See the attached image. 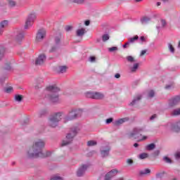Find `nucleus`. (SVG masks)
<instances>
[{"instance_id": "nucleus-5", "label": "nucleus", "mask_w": 180, "mask_h": 180, "mask_svg": "<svg viewBox=\"0 0 180 180\" xmlns=\"http://www.w3.org/2000/svg\"><path fill=\"white\" fill-rule=\"evenodd\" d=\"M83 110L81 109L79 110H72L68 115L65 117L66 122H70V120H74L81 117L82 116Z\"/></svg>"}, {"instance_id": "nucleus-45", "label": "nucleus", "mask_w": 180, "mask_h": 180, "mask_svg": "<svg viewBox=\"0 0 180 180\" xmlns=\"http://www.w3.org/2000/svg\"><path fill=\"white\" fill-rule=\"evenodd\" d=\"M51 180H63V177L60 176H53L51 178Z\"/></svg>"}, {"instance_id": "nucleus-23", "label": "nucleus", "mask_w": 180, "mask_h": 180, "mask_svg": "<svg viewBox=\"0 0 180 180\" xmlns=\"http://www.w3.org/2000/svg\"><path fill=\"white\" fill-rule=\"evenodd\" d=\"M151 174V169H145L139 172V175L143 176L144 175H150Z\"/></svg>"}, {"instance_id": "nucleus-54", "label": "nucleus", "mask_w": 180, "mask_h": 180, "mask_svg": "<svg viewBox=\"0 0 180 180\" xmlns=\"http://www.w3.org/2000/svg\"><path fill=\"white\" fill-rule=\"evenodd\" d=\"M158 155H160V150H157L153 153V156L158 157Z\"/></svg>"}, {"instance_id": "nucleus-12", "label": "nucleus", "mask_w": 180, "mask_h": 180, "mask_svg": "<svg viewBox=\"0 0 180 180\" xmlns=\"http://www.w3.org/2000/svg\"><path fill=\"white\" fill-rule=\"evenodd\" d=\"M89 165H82L79 167L77 172V176L78 177L84 176L85 175V172H86V169H88Z\"/></svg>"}, {"instance_id": "nucleus-7", "label": "nucleus", "mask_w": 180, "mask_h": 180, "mask_svg": "<svg viewBox=\"0 0 180 180\" xmlns=\"http://www.w3.org/2000/svg\"><path fill=\"white\" fill-rule=\"evenodd\" d=\"M144 131V128L141 127H136L134 128L133 131L127 134L128 139H134V140H136V139H139V134L140 133H143Z\"/></svg>"}, {"instance_id": "nucleus-28", "label": "nucleus", "mask_w": 180, "mask_h": 180, "mask_svg": "<svg viewBox=\"0 0 180 180\" xmlns=\"http://www.w3.org/2000/svg\"><path fill=\"white\" fill-rule=\"evenodd\" d=\"M155 148V143H150L146 146V150L148 151H153Z\"/></svg>"}, {"instance_id": "nucleus-62", "label": "nucleus", "mask_w": 180, "mask_h": 180, "mask_svg": "<svg viewBox=\"0 0 180 180\" xmlns=\"http://www.w3.org/2000/svg\"><path fill=\"white\" fill-rule=\"evenodd\" d=\"M143 140H147V136H143V139H139L138 141H143Z\"/></svg>"}, {"instance_id": "nucleus-64", "label": "nucleus", "mask_w": 180, "mask_h": 180, "mask_svg": "<svg viewBox=\"0 0 180 180\" xmlns=\"http://www.w3.org/2000/svg\"><path fill=\"white\" fill-rule=\"evenodd\" d=\"M139 143H135L134 144V147H135V148H137V147H139Z\"/></svg>"}, {"instance_id": "nucleus-25", "label": "nucleus", "mask_w": 180, "mask_h": 180, "mask_svg": "<svg viewBox=\"0 0 180 180\" xmlns=\"http://www.w3.org/2000/svg\"><path fill=\"white\" fill-rule=\"evenodd\" d=\"M71 4H76V5H84L85 0H70Z\"/></svg>"}, {"instance_id": "nucleus-53", "label": "nucleus", "mask_w": 180, "mask_h": 180, "mask_svg": "<svg viewBox=\"0 0 180 180\" xmlns=\"http://www.w3.org/2000/svg\"><path fill=\"white\" fill-rule=\"evenodd\" d=\"M96 58L95 56H90L89 57V61L91 63H94V61H96Z\"/></svg>"}, {"instance_id": "nucleus-16", "label": "nucleus", "mask_w": 180, "mask_h": 180, "mask_svg": "<svg viewBox=\"0 0 180 180\" xmlns=\"http://www.w3.org/2000/svg\"><path fill=\"white\" fill-rule=\"evenodd\" d=\"M8 26H9V21L7 20L0 22V36L2 34V33H4V30H5Z\"/></svg>"}, {"instance_id": "nucleus-9", "label": "nucleus", "mask_w": 180, "mask_h": 180, "mask_svg": "<svg viewBox=\"0 0 180 180\" xmlns=\"http://www.w3.org/2000/svg\"><path fill=\"white\" fill-rule=\"evenodd\" d=\"M44 37H46V30L39 29L37 32L35 41L40 43V41L44 40Z\"/></svg>"}, {"instance_id": "nucleus-27", "label": "nucleus", "mask_w": 180, "mask_h": 180, "mask_svg": "<svg viewBox=\"0 0 180 180\" xmlns=\"http://www.w3.org/2000/svg\"><path fill=\"white\" fill-rule=\"evenodd\" d=\"M68 69V67L63 65L59 67V71L58 72L60 74H64V72H67V70Z\"/></svg>"}, {"instance_id": "nucleus-37", "label": "nucleus", "mask_w": 180, "mask_h": 180, "mask_svg": "<svg viewBox=\"0 0 180 180\" xmlns=\"http://www.w3.org/2000/svg\"><path fill=\"white\" fill-rule=\"evenodd\" d=\"M140 160H146V158H148V153H143L139 155Z\"/></svg>"}, {"instance_id": "nucleus-20", "label": "nucleus", "mask_w": 180, "mask_h": 180, "mask_svg": "<svg viewBox=\"0 0 180 180\" xmlns=\"http://www.w3.org/2000/svg\"><path fill=\"white\" fill-rule=\"evenodd\" d=\"M63 38V34L61 32H58L57 36L55 37L54 41L55 44L57 46H59V44H61V39Z\"/></svg>"}, {"instance_id": "nucleus-29", "label": "nucleus", "mask_w": 180, "mask_h": 180, "mask_svg": "<svg viewBox=\"0 0 180 180\" xmlns=\"http://www.w3.org/2000/svg\"><path fill=\"white\" fill-rule=\"evenodd\" d=\"M59 45H53L50 50H49V53H56V51H57L58 50V46Z\"/></svg>"}, {"instance_id": "nucleus-47", "label": "nucleus", "mask_w": 180, "mask_h": 180, "mask_svg": "<svg viewBox=\"0 0 180 180\" xmlns=\"http://www.w3.org/2000/svg\"><path fill=\"white\" fill-rule=\"evenodd\" d=\"M108 51H110V53H113V51H117V46H112L111 48H109Z\"/></svg>"}, {"instance_id": "nucleus-32", "label": "nucleus", "mask_w": 180, "mask_h": 180, "mask_svg": "<svg viewBox=\"0 0 180 180\" xmlns=\"http://www.w3.org/2000/svg\"><path fill=\"white\" fill-rule=\"evenodd\" d=\"M5 56V48L0 46V61H1L2 58Z\"/></svg>"}, {"instance_id": "nucleus-49", "label": "nucleus", "mask_w": 180, "mask_h": 180, "mask_svg": "<svg viewBox=\"0 0 180 180\" xmlns=\"http://www.w3.org/2000/svg\"><path fill=\"white\" fill-rule=\"evenodd\" d=\"M169 49L171 53H175V48H174L172 44H169Z\"/></svg>"}, {"instance_id": "nucleus-58", "label": "nucleus", "mask_w": 180, "mask_h": 180, "mask_svg": "<svg viewBox=\"0 0 180 180\" xmlns=\"http://www.w3.org/2000/svg\"><path fill=\"white\" fill-rule=\"evenodd\" d=\"M175 158H176V160L180 159V152H178L177 153H176Z\"/></svg>"}, {"instance_id": "nucleus-50", "label": "nucleus", "mask_w": 180, "mask_h": 180, "mask_svg": "<svg viewBox=\"0 0 180 180\" xmlns=\"http://www.w3.org/2000/svg\"><path fill=\"white\" fill-rule=\"evenodd\" d=\"M112 122H113V118L110 117V118H108L105 121V123L107 124H110V123H112Z\"/></svg>"}, {"instance_id": "nucleus-21", "label": "nucleus", "mask_w": 180, "mask_h": 180, "mask_svg": "<svg viewBox=\"0 0 180 180\" xmlns=\"http://www.w3.org/2000/svg\"><path fill=\"white\" fill-rule=\"evenodd\" d=\"M43 79L39 78L37 79V84L34 86L35 89H40L43 86Z\"/></svg>"}, {"instance_id": "nucleus-33", "label": "nucleus", "mask_w": 180, "mask_h": 180, "mask_svg": "<svg viewBox=\"0 0 180 180\" xmlns=\"http://www.w3.org/2000/svg\"><path fill=\"white\" fill-rule=\"evenodd\" d=\"M165 175V172L157 173L155 177L157 179H162Z\"/></svg>"}, {"instance_id": "nucleus-59", "label": "nucleus", "mask_w": 180, "mask_h": 180, "mask_svg": "<svg viewBox=\"0 0 180 180\" xmlns=\"http://www.w3.org/2000/svg\"><path fill=\"white\" fill-rule=\"evenodd\" d=\"M146 53H147V50H143L141 51L140 56H143L144 54H146Z\"/></svg>"}, {"instance_id": "nucleus-26", "label": "nucleus", "mask_w": 180, "mask_h": 180, "mask_svg": "<svg viewBox=\"0 0 180 180\" xmlns=\"http://www.w3.org/2000/svg\"><path fill=\"white\" fill-rule=\"evenodd\" d=\"M4 70L6 71H12V65H11V63H6L4 65Z\"/></svg>"}, {"instance_id": "nucleus-51", "label": "nucleus", "mask_w": 180, "mask_h": 180, "mask_svg": "<svg viewBox=\"0 0 180 180\" xmlns=\"http://www.w3.org/2000/svg\"><path fill=\"white\" fill-rule=\"evenodd\" d=\"M129 46H130V43H129V41H127V42L122 46V47H123V49H127V48H129Z\"/></svg>"}, {"instance_id": "nucleus-13", "label": "nucleus", "mask_w": 180, "mask_h": 180, "mask_svg": "<svg viewBox=\"0 0 180 180\" xmlns=\"http://www.w3.org/2000/svg\"><path fill=\"white\" fill-rule=\"evenodd\" d=\"M167 129L172 131H179L180 130V122L176 124L168 123L167 124Z\"/></svg>"}, {"instance_id": "nucleus-42", "label": "nucleus", "mask_w": 180, "mask_h": 180, "mask_svg": "<svg viewBox=\"0 0 180 180\" xmlns=\"http://www.w3.org/2000/svg\"><path fill=\"white\" fill-rule=\"evenodd\" d=\"M109 39H110V37L108 34H103L102 36V41H108V40H109Z\"/></svg>"}, {"instance_id": "nucleus-48", "label": "nucleus", "mask_w": 180, "mask_h": 180, "mask_svg": "<svg viewBox=\"0 0 180 180\" xmlns=\"http://www.w3.org/2000/svg\"><path fill=\"white\" fill-rule=\"evenodd\" d=\"M65 32H71V30H72V26H71V25H66L65 27Z\"/></svg>"}, {"instance_id": "nucleus-17", "label": "nucleus", "mask_w": 180, "mask_h": 180, "mask_svg": "<svg viewBox=\"0 0 180 180\" xmlns=\"http://www.w3.org/2000/svg\"><path fill=\"white\" fill-rule=\"evenodd\" d=\"M24 38L25 34L23 33V32H20L15 35V40L16 43L20 44V43H22V40H23Z\"/></svg>"}, {"instance_id": "nucleus-52", "label": "nucleus", "mask_w": 180, "mask_h": 180, "mask_svg": "<svg viewBox=\"0 0 180 180\" xmlns=\"http://www.w3.org/2000/svg\"><path fill=\"white\" fill-rule=\"evenodd\" d=\"M172 88H174V84H167L165 86V89H172Z\"/></svg>"}, {"instance_id": "nucleus-24", "label": "nucleus", "mask_w": 180, "mask_h": 180, "mask_svg": "<svg viewBox=\"0 0 180 180\" xmlns=\"http://www.w3.org/2000/svg\"><path fill=\"white\" fill-rule=\"evenodd\" d=\"M8 6L11 9L15 8V6H16V2L15 0H8Z\"/></svg>"}, {"instance_id": "nucleus-18", "label": "nucleus", "mask_w": 180, "mask_h": 180, "mask_svg": "<svg viewBox=\"0 0 180 180\" xmlns=\"http://www.w3.org/2000/svg\"><path fill=\"white\" fill-rule=\"evenodd\" d=\"M143 98V96L141 94H139L136 96H135L133 99V101L129 103V106H134L137 103V102H140Z\"/></svg>"}, {"instance_id": "nucleus-15", "label": "nucleus", "mask_w": 180, "mask_h": 180, "mask_svg": "<svg viewBox=\"0 0 180 180\" xmlns=\"http://www.w3.org/2000/svg\"><path fill=\"white\" fill-rule=\"evenodd\" d=\"M117 172H119L116 169L110 170L105 174V180H110L113 176H116V175H117Z\"/></svg>"}, {"instance_id": "nucleus-36", "label": "nucleus", "mask_w": 180, "mask_h": 180, "mask_svg": "<svg viewBox=\"0 0 180 180\" xmlns=\"http://www.w3.org/2000/svg\"><path fill=\"white\" fill-rule=\"evenodd\" d=\"M138 69H139V63H134L133 67L131 68V72H136V71H137Z\"/></svg>"}, {"instance_id": "nucleus-31", "label": "nucleus", "mask_w": 180, "mask_h": 180, "mask_svg": "<svg viewBox=\"0 0 180 180\" xmlns=\"http://www.w3.org/2000/svg\"><path fill=\"white\" fill-rule=\"evenodd\" d=\"M15 101L16 102H22V101H23V96L20 94H16L15 96Z\"/></svg>"}, {"instance_id": "nucleus-41", "label": "nucleus", "mask_w": 180, "mask_h": 180, "mask_svg": "<svg viewBox=\"0 0 180 180\" xmlns=\"http://www.w3.org/2000/svg\"><path fill=\"white\" fill-rule=\"evenodd\" d=\"M96 144H97V142L95 141H89L87 142L88 147H92L94 146H96Z\"/></svg>"}, {"instance_id": "nucleus-60", "label": "nucleus", "mask_w": 180, "mask_h": 180, "mask_svg": "<svg viewBox=\"0 0 180 180\" xmlns=\"http://www.w3.org/2000/svg\"><path fill=\"white\" fill-rule=\"evenodd\" d=\"M140 40L143 43V42L146 41V37H144V36H142L140 37Z\"/></svg>"}, {"instance_id": "nucleus-43", "label": "nucleus", "mask_w": 180, "mask_h": 180, "mask_svg": "<svg viewBox=\"0 0 180 180\" xmlns=\"http://www.w3.org/2000/svg\"><path fill=\"white\" fill-rule=\"evenodd\" d=\"M163 161H165V162H167V164H171V162H172V160L167 156H165L163 158Z\"/></svg>"}, {"instance_id": "nucleus-30", "label": "nucleus", "mask_w": 180, "mask_h": 180, "mask_svg": "<svg viewBox=\"0 0 180 180\" xmlns=\"http://www.w3.org/2000/svg\"><path fill=\"white\" fill-rule=\"evenodd\" d=\"M172 116H179L180 115V108H176L173 110L171 113Z\"/></svg>"}, {"instance_id": "nucleus-46", "label": "nucleus", "mask_w": 180, "mask_h": 180, "mask_svg": "<svg viewBox=\"0 0 180 180\" xmlns=\"http://www.w3.org/2000/svg\"><path fill=\"white\" fill-rule=\"evenodd\" d=\"M160 22L162 25V27H165V26H167V20H165V19H161Z\"/></svg>"}, {"instance_id": "nucleus-19", "label": "nucleus", "mask_w": 180, "mask_h": 180, "mask_svg": "<svg viewBox=\"0 0 180 180\" xmlns=\"http://www.w3.org/2000/svg\"><path fill=\"white\" fill-rule=\"evenodd\" d=\"M125 122H129V117L121 118L120 120H115L113 124L115 126H120V124H123Z\"/></svg>"}, {"instance_id": "nucleus-40", "label": "nucleus", "mask_w": 180, "mask_h": 180, "mask_svg": "<svg viewBox=\"0 0 180 180\" xmlns=\"http://www.w3.org/2000/svg\"><path fill=\"white\" fill-rule=\"evenodd\" d=\"M136 40H139V37L137 35L134 36V37L129 38L128 41H129L131 44V43H134Z\"/></svg>"}, {"instance_id": "nucleus-63", "label": "nucleus", "mask_w": 180, "mask_h": 180, "mask_svg": "<svg viewBox=\"0 0 180 180\" xmlns=\"http://www.w3.org/2000/svg\"><path fill=\"white\" fill-rule=\"evenodd\" d=\"M5 79H6V77H1V78H0V82H4V81H5Z\"/></svg>"}, {"instance_id": "nucleus-61", "label": "nucleus", "mask_w": 180, "mask_h": 180, "mask_svg": "<svg viewBox=\"0 0 180 180\" xmlns=\"http://www.w3.org/2000/svg\"><path fill=\"white\" fill-rule=\"evenodd\" d=\"M115 78H117V79H119V78H120V73H117L115 75Z\"/></svg>"}, {"instance_id": "nucleus-14", "label": "nucleus", "mask_w": 180, "mask_h": 180, "mask_svg": "<svg viewBox=\"0 0 180 180\" xmlns=\"http://www.w3.org/2000/svg\"><path fill=\"white\" fill-rule=\"evenodd\" d=\"M180 103V95L174 96L173 98L170 99L169 101V106L173 108V106H176L178 103Z\"/></svg>"}, {"instance_id": "nucleus-35", "label": "nucleus", "mask_w": 180, "mask_h": 180, "mask_svg": "<svg viewBox=\"0 0 180 180\" xmlns=\"http://www.w3.org/2000/svg\"><path fill=\"white\" fill-rule=\"evenodd\" d=\"M154 96H155V91H154V90H150L148 92V97L151 98H154Z\"/></svg>"}, {"instance_id": "nucleus-8", "label": "nucleus", "mask_w": 180, "mask_h": 180, "mask_svg": "<svg viewBox=\"0 0 180 180\" xmlns=\"http://www.w3.org/2000/svg\"><path fill=\"white\" fill-rule=\"evenodd\" d=\"M37 18V15H36V13H30L25 22V29H29V27H30L33 25Z\"/></svg>"}, {"instance_id": "nucleus-1", "label": "nucleus", "mask_w": 180, "mask_h": 180, "mask_svg": "<svg viewBox=\"0 0 180 180\" xmlns=\"http://www.w3.org/2000/svg\"><path fill=\"white\" fill-rule=\"evenodd\" d=\"M44 146H46V141L43 139L36 141L27 152L28 158H47L51 157V151L43 152Z\"/></svg>"}, {"instance_id": "nucleus-4", "label": "nucleus", "mask_w": 180, "mask_h": 180, "mask_svg": "<svg viewBox=\"0 0 180 180\" xmlns=\"http://www.w3.org/2000/svg\"><path fill=\"white\" fill-rule=\"evenodd\" d=\"M63 112H56L49 117V124L51 127H57L58 126V122L61 120Z\"/></svg>"}, {"instance_id": "nucleus-57", "label": "nucleus", "mask_w": 180, "mask_h": 180, "mask_svg": "<svg viewBox=\"0 0 180 180\" xmlns=\"http://www.w3.org/2000/svg\"><path fill=\"white\" fill-rule=\"evenodd\" d=\"M154 119H157V114H155L150 117V120H154Z\"/></svg>"}, {"instance_id": "nucleus-3", "label": "nucleus", "mask_w": 180, "mask_h": 180, "mask_svg": "<svg viewBox=\"0 0 180 180\" xmlns=\"http://www.w3.org/2000/svg\"><path fill=\"white\" fill-rule=\"evenodd\" d=\"M47 91L50 92L48 94V98L53 103H60V98L58 92H60V88L56 85L49 86L46 88Z\"/></svg>"}, {"instance_id": "nucleus-44", "label": "nucleus", "mask_w": 180, "mask_h": 180, "mask_svg": "<svg viewBox=\"0 0 180 180\" xmlns=\"http://www.w3.org/2000/svg\"><path fill=\"white\" fill-rule=\"evenodd\" d=\"M127 60L129 63H134V58H133V56H129L127 57Z\"/></svg>"}, {"instance_id": "nucleus-10", "label": "nucleus", "mask_w": 180, "mask_h": 180, "mask_svg": "<svg viewBox=\"0 0 180 180\" xmlns=\"http://www.w3.org/2000/svg\"><path fill=\"white\" fill-rule=\"evenodd\" d=\"M47 60V56L45 53H40L38 57L35 59L34 64L35 65H43Z\"/></svg>"}, {"instance_id": "nucleus-55", "label": "nucleus", "mask_w": 180, "mask_h": 180, "mask_svg": "<svg viewBox=\"0 0 180 180\" xmlns=\"http://www.w3.org/2000/svg\"><path fill=\"white\" fill-rule=\"evenodd\" d=\"M127 164H128L129 165H131L133 164V160L127 159Z\"/></svg>"}, {"instance_id": "nucleus-22", "label": "nucleus", "mask_w": 180, "mask_h": 180, "mask_svg": "<svg viewBox=\"0 0 180 180\" xmlns=\"http://www.w3.org/2000/svg\"><path fill=\"white\" fill-rule=\"evenodd\" d=\"M84 34H85V29L84 28L78 29L76 31V36L77 37H82L84 36Z\"/></svg>"}, {"instance_id": "nucleus-2", "label": "nucleus", "mask_w": 180, "mask_h": 180, "mask_svg": "<svg viewBox=\"0 0 180 180\" xmlns=\"http://www.w3.org/2000/svg\"><path fill=\"white\" fill-rule=\"evenodd\" d=\"M78 129L77 127H73L70 129L69 132L66 134L65 139L62 141L60 144V147H65V146H70V144H72V141H74V139L78 134Z\"/></svg>"}, {"instance_id": "nucleus-34", "label": "nucleus", "mask_w": 180, "mask_h": 180, "mask_svg": "<svg viewBox=\"0 0 180 180\" xmlns=\"http://www.w3.org/2000/svg\"><path fill=\"white\" fill-rule=\"evenodd\" d=\"M150 20H151V18L149 17H143L142 19H141V22L142 24L148 23Z\"/></svg>"}, {"instance_id": "nucleus-38", "label": "nucleus", "mask_w": 180, "mask_h": 180, "mask_svg": "<svg viewBox=\"0 0 180 180\" xmlns=\"http://www.w3.org/2000/svg\"><path fill=\"white\" fill-rule=\"evenodd\" d=\"M4 92H6V94H11V92H13V87L8 86L7 88H5Z\"/></svg>"}, {"instance_id": "nucleus-6", "label": "nucleus", "mask_w": 180, "mask_h": 180, "mask_svg": "<svg viewBox=\"0 0 180 180\" xmlns=\"http://www.w3.org/2000/svg\"><path fill=\"white\" fill-rule=\"evenodd\" d=\"M86 98H91V99L101 101L105 98V94L98 91H88L86 93Z\"/></svg>"}, {"instance_id": "nucleus-11", "label": "nucleus", "mask_w": 180, "mask_h": 180, "mask_svg": "<svg viewBox=\"0 0 180 180\" xmlns=\"http://www.w3.org/2000/svg\"><path fill=\"white\" fill-rule=\"evenodd\" d=\"M110 146L107 145L105 146H102L100 153L102 158H106V157H109V154L110 153Z\"/></svg>"}, {"instance_id": "nucleus-56", "label": "nucleus", "mask_w": 180, "mask_h": 180, "mask_svg": "<svg viewBox=\"0 0 180 180\" xmlns=\"http://www.w3.org/2000/svg\"><path fill=\"white\" fill-rule=\"evenodd\" d=\"M84 25L85 26H89V25H91V21L89 20L84 21Z\"/></svg>"}, {"instance_id": "nucleus-39", "label": "nucleus", "mask_w": 180, "mask_h": 180, "mask_svg": "<svg viewBox=\"0 0 180 180\" xmlns=\"http://www.w3.org/2000/svg\"><path fill=\"white\" fill-rule=\"evenodd\" d=\"M47 115V110H42L39 112V117H43V116H46Z\"/></svg>"}]
</instances>
